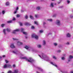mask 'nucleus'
<instances>
[{"label":"nucleus","instance_id":"obj_1","mask_svg":"<svg viewBox=\"0 0 73 73\" xmlns=\"http://www.w3.org/2000/svg\"><path fill=\"white\" fill-rule=\"evenodd\" d=\"M38 56L40 57H41V58L44 59L45 60H46V61H49V60H50V58H49L46 56V55L44 54H42V56L39 55H38Z\"/></svg>","mask_w":73,"mask_h":73},{"label":"nucleus","instance_id":"obj_2","mask_svg":"<svg viewBox=\"0 0 73 73\" xmlns=\"http://www.w3.org/2000/svg\"><path fill=\"white\" fill-rule=\"evenodd\" d=\"M21 59H23V60L25 59V60H26L27 61H28V62H30V63H32V62L34 61V60L31 58H29V59H28V58H27L26 57H22L21 58Z\"/></svg>","mask_w":73,"mask_h":73},{"label":"nucleus","instance_id":"obj_3","mask_svg":"<svg viewBox=\"0 0 73 73\" xmlns=\"http://www.w3.org/2000/svg\"><path fill=\"white\" fill-rule=\"evenodd\" d=\"M55 23L56 25L58 26H60V25H61V23H60V20H57Z\"/></svg>","mask_w":73,"mask_h":73},{"label":"nucleus","instance_id":"obj_4","mask_svg":"<svg viewBox=\"0 0 73 73\" xmlns=\"http://www.w3.org/2000/svg\"><path fill=\"white\" fill-rule=\"evenodd\" d=\"M20 31V29H16L15 30H14L13 32V33L14 34H15V33H16V32H19Z\"/></svg>","mask_w":73,"mask_h":73},{"label":"nucleus","instance_id":"obj_5","mask_svg":"<svg viewBox=\"0 0 73 73\" xmlns=\"http://www.w3.org/2000/svg\"><path fill=\"white\" fill-rule=\"evenodd\" d=\"M73 58V56H72L71 55L69 57V58H68V61L69 62L70 61H71L72 59Z\"/></svg>","mask_w":73,"mask_h":73},{"label":"nucleus","instance_id":"obj_6","mask_svg":"<svg viewBox=\"0 0 73 73\" xmlns=\"http://www.w3.org/2000/svg\"><path fill=\"white\" fill-rule=\"evenodd\" d=\"M10 46V48H15V46L14 44H11Z\"/></svg>","mask_w":73,"mask_h":73},{"label":"nucleus","instance_id":"obj_7","mask_svg":"<svg viewBox=\"0 0 73 73\" xmlns=\"http://www.w3.org/2000/svg\"><path fill=\"white\" fill-rule=\"evenodd\" d=\"M41 9V7H37L36 8V9L37 11H39V10H40Z\"/></svg>","mask_w":73,"mask_h":73},{"label":"nucleus","instance_id":"obj_8","mask_svg":"<svg viewBox=\"0 0 73 73\" xmlns=\"http://www.w3.org/2000/svg\"><path fill=\"white\" fill-rule=\"evenodd\" d=\"M25 25H27V26H29V25H31V24L28 23V22H25Z\"/></svg>","mask_w":73,"mask_h":73},{"label":"nucleus","instance_id":"obj_9","mask_svg":"<svg viewBox=\"0 0 73 73\" xmlns=\"http://www.w3.org/2000/svg\"><path fill=\"white\" fill-rule=\"evenodd\" d=\"M37 69H38V70H40L41 72H43V70L41 68L38 67H37Z\"/></svg>","mask_w":73,"mask_h":73},{"label":"nucleus","instance_id":"obj_10","mask_svg":"<svg viewBox=\"0 0 73 73\" xmlns=\"http://www.w3.org/2000/svg\"><path fill=\"white\" fill-rule=\"evenodd\" d=\"M50 64H52V65H54V66H55V67H56V68H57L58 66H57V65L55 64H54L53 63V62H51Z\"/></svg>","mask_w":73,"mask_h":73},{"label":"nucleus","instance_id":"obj_11","mask_svg":"<svg viewBox=\"0 0 73 73\" xmlns=\"http://www.w3.org/2000/svg\"><path fill=\"white\" fill-rule=\"evenodd\" d=\"M3 32L4 35L5 36L6 35H7V33H6L5 29H3Z\"/></svg>","mask_w":73,"mask_h":73},{"label":"nucleus","instance_id":"obj_12","mask_svg":"<svg viewBox=\"0 0 73 73\" xmlns=\"http://www.w3.org/2000/svg\"><path fill=\"white\" fill-rule=\"evenodd\" d=\"M66 36L67 37H70L71 36L70 35V34H69V33H68L66 34Z\"/></svg>","mask_w":73,"mask_h":73},{"label":"nucleus","instance_id":"obj_13","mask_svg":"<svg viewBox=\"0 0 73 73\" xmlns=\"http://www.w3.org/2000/svg\"><path fill=\"white\" fill-rule=\"evenodd\" d=\"M50 7L51 8H53V7H54V5H53V3H51Z\"/></svg>","mask_w":73,"mask_h":73},{"label":"nucleus","instance_id":"obj_14","mask_svg":"<svg viewBox=\"0 0 73 73\" xmlns=\"http://www.w3.org/2000/svg\"><path fill=\"white\" fill-rule=\"evenodd\" d=\"M43 45L45 46L46 45V42L45 40H43Z\"/></svg>","mask_w":73,"mask_h":73},{"label":"nucleus","instance_id":"obj_15","mask_svg":"<svg viewBox=\"0 0 73 73\" xmlns=\"http://www.w3.org/2000/svg\"><path fill=\"white\" fill-rule=\"evenodd\" d=\"M36 34H33L31 36L32 38H35V36H36Z\"/></svg>","mask_w":73,"mask_h":73},{"label":"nucleus","instance_id":"obj_16","mask_svg":"<svg viewBox=\"0 0 73 73\" xmlns=\"http://www.w3.org/2000/svg\"><path fill=\"white\" fill-rule=\"evenodd\" d=\"M22 44L23 43L20 42H18V45H22Z\"/></svg>","mask_w":73,"mask_h":73},{"label":"nucleus","instance_id":"obj_17","mask_svg":"<svg viewBox=\"0 0 73 73\" xmlns=\"http://www.w3.org/2000/svg\"><path fill=\"white\" fill-rule=\"evenodd\" d=\"M25 49H29V48H30V47L27 46H26L25 47Z\"/></svg>","mask_w":73,"mask_h":73},{"label":"nucleus","instance_id":"obj_18","mask_svg":"<svg viewBox=\"0 0 73 73\" xmlns=\"http://www.w3.org/2000/svg\"><path fill=\"white\" fill-rule=\"evenodd\" d=\"M34 38H35V39H36V40H38V36L36 35Z\"/></svg>","mask_w":73,"mask_h":73},{"label":"nucleus","instance_id":"obj_19","mask_svg":"<svg viewBox=\"0 0 73 73\" xmlns=\"http://www.w3.org/2000/svg\"><path fill=\"white\" fill-rule=\"evenodd\" d=\"M6 5L7 6H9V2H7L6 3Z\"/></svg>","mask_w":73,"mask_h":73},{"label":"nucleus","instance_id":"obj_20","mask_svg":"<svg viewBox=\"0 0 73 73\" xmlns=\"http://www.w3.org/2000/svg\"><path fill=\"white\" fill-rule=\"evenodd\" d=\"M7 68H12V66H11V65L10 64H7Z\"/></svg>","mask_w":73,"mask_h":73},{"label":"nucleus","instance_id":"obj_21","mask_svg":"<svg viewBox=\"0 0 73 73\" xmlns=\"http://www.w3.org/2000/svg\"><path fill=\"white\" fill-rule=\"evenodd\" d=\"M6 31H7V32H9L11 31V29L9 28H7L6 29Z\"/></svg>","mask_w":73,"mask_h":73},{"label":"nucleus","instance_id":"obj_22","mask_svg":"<svg viewBox=\"0 0 73 73\" xmlns=\"http://www.w3.org/2000/svg\"><path fill=\"white\" fill-rule=\"evenodd\" d=\"M24 29H23V28H21V31L22 32H24Z\"/></svg>","mask_w":73,"mask_h":73},{"label":"nucleus","instance_id":"obj_23","mask_svg":"<svg viewBox=\"0 0 73 73\" xmlns=\"http://www.w3.org/2000/svg\"><path fill=\"white\" fill-rule=\"evenodd\" d=\"M62 1V0H59V1L58 2V4H60L61 3V1Z\"/></svg>","mask_w":73,"mask_h":73},{"label":"nucleus","instance_id":"obj_24","mask_svg":"<svg viewBox=\"0 0 73 73\" xmlns=\"http://www.w3.org/2000/svg\"><path fill=\"white\" fill-rule=\"evenodd\" d=\"M7 68V64H5L3 67V68Z\"/></svg>","mask_w":73,"mask_h":73},{"label":"nucleus","instance_id":"obj_25","mask_svg":"<svg viewBox=\"0 0 73 73\" xmlns=\"http://www.w3.org/2000/svg\"><path fill=\"white\" fill-rule=\"evenodd\" d=\"M37 47L38 48H41V47H42L41 45H37Z\"/></svg>","mask_w":73,"mask_h":73},{"label":"nucleus","instance_id":"obj_26","mask_svg":"<svg viewBox=\"0 0 73 73\" xmlns=\"http://www.w3.org/2000/svg\"><path fill=\"white\" fill-rule=\"evenodd\" d=\"M47 21H50V22H52V21H53V20L51 19H48Z\"/></svg>","mask_w":73,"mask_h":73},{"label":"nucleus","instance_id":"obj_27","mask_svg":"<svg viewBox=\"0 0 73 73\" xmlns=\"http://www.w3.org/2000/svg\"><path fill=\"white\" fill-rule=\"evenodd\" d=\"M14 72L15 73H18V70H14Z\"/></svg>","mask_w":73,"mask_h":73},{"label":"nucleus","instance_id":"obj_28","mask_svg":"<svg viewBox=\"0 0 73 73\" xmlns=\"http://www.w3.org/2000/svg\"><path fill=\"white\" fill-rule=\"evenodd\" d=\"M57 15V14H55L53 15V17H56Z\"/></svg>","mask_w":73,"mask_h":73},{"label":"nucleus","instance_id":"obj_29","mask_svg":"<svg viewBox=\"0 0 73 73\" xmlns=\"http://www.w3.org/2000/svg\"><path fill=\"white\" fill-rule=\"evenodd\" d=\"M12 52L13 53H14V54H17V52H15V51H13Z\"/></svg>","mask_w":73,"mask_h":73},{"label":"nucleus","instance_id":"obj_30","mask_svg":"<svg viewBox=\"0 0 73 73\" xmlns=\"http://www.w3.org/2000/svg\"><path fill=\"white\" fill-rule=\"evenodd\" d=\"M23 33L24 35H28V33L25 32H23Z\"/></svg>","mask_w":73,"mask_h":73},{"label":"nucleus","instance_id":"obj_31","mask_svg":"<svg viewBox=\"0 0 73 73\" xmlns=\"http://www.w3.org/2000/svg\"><path fill=\"white\" fill-rule=\"evenodd\" d=\"M34 23H35V24H36V25H38V23H37L36 21L34 22Z\"/></svg>","mask_w":73,"mask_h":73},{"label":"nucleus","instance_id":"obj_32","mask_svg":"<svg viewBox=\"0 0 73 73\" xmlns=\"http://www.w3.org/2000/svg\"><path fill=\"white\" fill-rule=\"evenodd\" d=\"M12 21H8L7 23H12Z\"/></svg>","mask_w":73,"mask_h":73},{"label":"nucleus","instance_id":"obj_33","mask_svg":"<svg viewBox=\"0 0 73 73\" xmlns=\"http://www.w3.org/2000/svg\"><path fill=\"white\" fill-rule=\"evenodd\" d=\"M30 17L31 19H33V17L32 15H30Z\"/></svg>","mask_w":73,"mask_h":73},{"label":"nucleus","instance_id":"obj_34","mask_svg":"<svg viewBox=\"0 0 73 73\" xmlns=\"http://www.w3.org/2000/svg\"><path fill=\"white\" fill-rule=\"evenodd\" d=\"M12 72L11 70H9L7 72V73H12Z\"/></svg>","mask_w":73,"mask_h":73},{"label":"nucleus","instance_id":"obj_35","mask_svg":"<svg viewBox=\"0 0 73 73\" xmlns=\"http://www.w3.org/2000/svg\"><path fill=\"white\" fill-rule=\"evenodd\" d=\"M13 40H18V39H17V38H13Z\"/></svg>","mask_w":73,"mask_h":73},{"label":"nucleus","instance_id":"obj_36","mask_svg":"<svg viewBox=\"0 0 73 73\" xmlns=\"http://www.w3.org/2000/svg\"><path fill=\"white\" fill-rule=\"evenodd\" d=\"M17 11L15 10V11H14V14H16V13H17Z\"/></svg>","mask_w":73,"mask_h":73},{"label":"nucleus","instance_id":"obj_37","mask_svg":"<svg viewBox=\"0 0 73 73\" xmlns=\"http://www.w3.org/2000/svg\"><path fill=\"white\" fill-rule=\"evenodd\" d=\"M61 59L62 60H65V57H62Z\"/></svg>","mask_w":73,"mask_h":73},{"label":"nucleus","instance_id":"obj_38","mask_svg":"<svg viewBox=\"0 0 73 73\" xmlns=\"http://www.w3.org/2000/svg\"><path fill=\"white\" fill-rule=\"evenodd\" d=\"M2 13L3 14V15H4V14H5V11H2Z\"/></svg>","mask_w":73,"mask_h":73},{"label":"nucleus","instance_id":"obj_39","mask_svg":"<svg viewBox=\"0 0 73 73\" xmlns=\"http://www.w3.org/2000/svg\"><path fill=\"white\" fill-rule=\"evenodd\" d=\"M58 53H60L61 52V50H59L57 51Z\"/></svg>","mask_w":73,"mask_h":73},{"label":"nucleus","instance_id":"obj_40","mask_svg":"<svg viewBox=\"0 0 73 73\" xmlns=\"http://www.w3.org/2000/svg\"><path fill=\"white\" fill-rule=\"evenodd\" d=\"M53 58L54 59H57V58H56V56H53Z\"/></svg>","mask_w":73,"mask_h":73},{"label":"nucleus","instance_id":"obj_41","mask_svg":"<svg viewBox=\"0 0 73 73\" xmlns=\"http://www.w3.org/2000/svg\"><path fill=\"white\" fill-rule=\"evenodd\" d=\"M19 25L21 26H22L23 25V24H22V23L20 22L19 23Z\"/></svg>","mask_w":73,"mask_h":73},{"label":"nucleus","instance_id":"obj_42","mask_svg":"<svg viewBox=\"0 0 73 73\" xmlns=\"http://www.w3.org/2000/svg\"><path fill=\"white\" fill-rule=\"evenodd\" d=\"M4 25H5V24H2L1 25V27H4Z\"/></svg>","mask_w":73,"mask_h":73},{"label":"nucleus","instance_id":"obj_43","mask_svg":"<svg viewBox=\"0 0 73 73\" xmlns=\"http://www.w3.org/2000/svg\"><path fill=\"white\" fill-rule=\"evenodd\" d=\"M39 32L40 33H42V32H43V31L42 30H40L39 31Z\"/></svg>","mask_w":73,"mask_h":73},{"label":"nucleus","instance_id":"obj_44","mask_svg":"<svg viewBox=\"0 0 73 73\" xmlns=\"http://www.w3.org/2000/svg\"><path fill=\"white\" fill-rule=\"evenodd\" d=\"M18 9H19V7H16L15 10L17 11V10H18Z\"/></svg>","mask_w":73,"mask_h":73},{"label":"nucleus","instance_id":"obj_45","mask_svg":"<svg viewBox=\"0 0 73 73\" xmlns=\"http://www.w3.org/2000/svg\"><path fill=\"white\" fill-rule=\"evenodd\" d=\"M54 45L55 46H57V43H54Z\"/></svg>","mask_w":73,"mask_h":73},{"label":"nucleus","instance_id":"obj_46","mask_svg":"<svg viewBox=\"0 0 73 73\" xmlns=\"http://www.w3.org/2000/svg\"><path fill=\"white\" fill-rule=\"evenodd\" d=\"M67 4H69V3H70V1H67Z\"/></svg>","mask_w":73,"mask_h":73},{"label":"nucleus","instance_id":"obj_47","mask_svg":"<svg viewBox=\"0 0 73 73\" xmlns=\"http://www.w3.org/2000/svg\"><path fill=\"white\" fill-rule=\"evenodd\" d=\"M25 18L26 19H28V16L26 15L25 16Z\"/></svg>","mask_w":73,"mask_h":73},{"label":"nucleus","instance_id":"obj_48","mask_svg":"<svg viewBox=\"0 0 73 73\" xmlns=\"http://www.w3.org/2000/svg\"><path fill=\"white\" fill-rule=\"evenodd\" d=\"M20 16V15H17V17H19Z\"/></svg>","mask_w":73,"mask_h":73},{"label":"nucleus","instance_id":"obj_49","mask_svg":"<svg viewBox=\"0 0 73 73\" xmlns=\"http://www.w3.org/2000/svg\"><path fill=\"white\" fill-rule=\"evenodd\" d=\"M63 8V6H61L59 7V8Z\"/></svg>","mask_w":73,"mask_h":73},{"label":"nucleus","instance_id":"obj_50","mask_svg":"<svg viewBox=\"0 0 73 73\" xmlns=\"http://www.w3.org/2000/svg\"><path fill=\"white\" fill-rule=\"evenodd\" d=\"M45 24H46V23L45 22H44L43 23V25H45Z\"/></svg>","mask_w":73,"mask_h":73},{"label":"nucleus","instance_id":"obj_51","mask_svg":"<svg viewBox=\"0 0 73 73\" xmlns=\"http://www.w3.org/2000/svg\"><path fill=\"white\" fill-rule=\"evenodd\" d=\"M58 46L59 48H62V46L61 45H59Z\"/></svg>","mask_w":73,"mask_h":73},{"label":"nucleus","instance_id":"obj_52","mask_svg":"<svg viewBox=\"0 0 73 73\" xmlns=\"http://www.w3.org/2000/svg\"><path fill=\"white\" fill-rule=\"evenodd\" d=\"M24 10H21V12L22 13L23 12H24Z\"/></svg>","mask_w":73,"mask_h":73},{"label":"nucleus","instance_id":"obj_53","mask_svg":"<svg viewBox=\"0 0 73 73\" xmlns=\"http://www.w3.org/2000/svg\"><path fill=\"white\" fill-rule=\"evenodd\" d=\"M66 44L67 45H69V42H68L67 43H66Z\"/></svg>","mask_w":73,"mask_h":73},{"label":"nucleus","instance_id":"obj_54","mask_svg":"<svg viewBox=\"0 0 73 73\" xmlns=\"http://www.w3.org/2000/svg\"><path fill=\"white\" fill-rule=\"evenodd\" d=\"M38 16V15H35V17H36V18H37V17H37Z\"/></svg>","mask_w":73,"mask_h":73},{"label":"nucleus","instance_id":"obj_55","mask_svg":"<svg viewBox=\"0 0 73 73\" xmlns=\"http://www.w3.org/2000/svg\"><path fill=\"white\" fill-rule=\"evenodd\" d=\"M15 20H16V19H15V18H14L13 19V21H15Z\"/></svg>","mask_w":73,"mask_h":73},{"label":"nucleus","instance_id":"obj_56","mask_svg":"<svg viewBox=\"0 0 73 73\" xmlns=\"http://www.w3.org/2000/svg\"><path fill=\"white\" fill-rule=\"evenodd\" d=\"M5 62H6V63H7L8 62V61L7 60H5Z\"/></svg>","mask_w":73,"mask_h":73},{"label":"nucleus","instance_id":"obj_57","mask_svg":"<svg viewBox=\"0 0 73 73\" xmlns=\"http://www.w3.org/2000/svg\"><path fill=\"white\" fill-rule=\"evenodd\" d=\"M15 66H15V64L13 65V67L14 68H15Z\"/></svg>","mask_w":73,"mask_h":73},{"label":"nucleus","instance_id":"obj_58","mask_svg":"<svg viewBox=\"0 0 73 73\" xmlns=\"http://www.w3.org/2000/svg\"><path fill=\"white\" fill-rule=\"evenodd\" d=\"M35 28V27L34 26L32 27V29H34Z\"/></svg>","mask_w":73,"mask_h":73},{"label":"nucleus","instance_id":"obj_59","mask_svg":"<svg viewBox=\"0 0 73 73\" xmlns=\"http://www.w3.org/2000/svg\"><path fill=\"white\" fill-rule=\"evenodd\" d=\"M52 34V33H49L48 34V35H51V34Z\"/></svg>","mask_w":73,"mask_h":73},{"label":"nucleus","instance_id":"obj_60","mask_svg":"<svg viewBox=\"0 0 73 73\" xmlns=\"http://www.w3.org/2000/svg\"><path fill=\"white\" fill-rule=\"evenodd\" d=\"M70 17H71V18H73V16H70Z\"/></svg>","mask_w":73,"mask_h":73},{"label":"nucleus","instance_id":"obj_61","mask_svg":"<svg viewBox=\"0 0 73 73\" xmlns=\"http://www.w3.org/2000/svg\"><path fill=\"white\" fill-rule=\"evenodd\" d=\"M57 68L58 69V70H60V68H59L58 67Z\"/></svg>","mask_w":73,"mask_h":73},{"label":"nucleus","instance_id":"obj_62","mask_svg":"<svg viewBox=\"0 0 73 73\" xmlns=\"http://www.w3.org/2000/svg\"><path fill=\"white\" fill-rule=\"evenodd\" d=\"M25 38L27 39V38H28V37H27V36H25Z\"/></svg>","mask_w":73,"mask_h":73},{"label":"nucleus","instance_id":"obj_63","mask_svg":"<svg viewBox=\"0 0 73 73\" xmlns=\"http://www.w3.org/2000/svg\"><path fill=\"white\" fill-rule=\"evenodd\" d=\"M61 72H62V73H65V72H64V71H61Z\"/></svg>","mask_w":73,"mask_h":73},{"label":"nucleus","instance_id":"obj_64","mask_svg":"<svg viewBox=\"0 0 73 73\" xmlns=\"http://www.w3.org/2000/svg\"><path fill=\"white\" fill-rule=\"evenodd\" d=\"M70 73H73V71H72L71 72H70Z\"/></svg>","mask_w":73,"mask_h":73}]
</instances>
